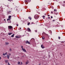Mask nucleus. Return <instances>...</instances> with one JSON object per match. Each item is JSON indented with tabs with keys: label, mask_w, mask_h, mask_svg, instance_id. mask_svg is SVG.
I'll use <instances>...</instances> for the list:
<instances>
[{
	"label": "nucleus",
	"mask_w": 65,
	"mask_h": 65,
	"mask_svg": "<svg viewBox=\"0 0 65 65\" xmlns=\"http://www.w3.org/2000/svg\"><path fill=\"white\" fill-rule=\"evenodd\" d=\"M18 65H20V62L19 61V62H18Z\"/></svg>",
	"instance_id": "obj_20"
},
{
	"label": "nucleus",
	"mask_w": 65,
	"mask_h": 65,
	"mask_svg": "<svg viewBox=\"0 0 65 65\" xmlns=\"http://www.w3.org/2000/svg\"><path fill=\"white\" fill-rule=\"evenodd\" d=\"M41 47H42V48H44V46H43V44L41 45Z\"/></svg>",
	"instance_id": "obj_9"
},
{
	"label": "nucleus",
	"mask_w": 65,
	"mask_h": 65,
	"mask_svg": "<svg viewBox=\"0 0 65 65\" xmlns=\"http://www.w3.org/2000/svg\"><path fill=\"white\" fill-rule=\"evenodd\" d=\"M7 54V53L6 52L4 54V53H3V56H5V55H6Z\"/></svg>",
	"instance_id": "obj_8"
},
{
	"label": "nucleus",
	"mask_w": 65,
	"mask_h": 65,
	"mask_svg": "<svg viewBox=\"0 0 65 65\" xmlns=\"http://www.w3.org/2000/svg\"><path fill=\"white\" fill-rule=\"evenodd\" d=\"M20 29H21V28H20Z\"/></svg>",
	"instance_id": "obj_45"
},
{
	"label": "nucleus",
	"mask_w": 65,
	"mask_h": 65,
	"mask_svg": "<svg viewBox=\"0 0 65 65\" xmlns=\"http://www.w3.org/2000/svg\"><path fill=\"white\" fill-rule=\"evenodd\" d=\"M58 38L59 39H60V38H61V37H58Z\"/></svg>",
	"instance_id": "obj_26"
},
{
	"label": "nucleus",
	"mask_w": 65,
	"mask_h": 65,
	"mask_svg": "<svg viewBox=\"0 0 65 65\" xmlns=\"http://www.w3.org/2000/svg\"><path fill=\"white\" fill-rule=\"evenodd\" d=\"M12 34V33H9L8 34V35H11Z\"/></svg>",
	"instance_id": "obj_13"
},
{
	"label": "nucleus",
	"mask_w": 65,
	"mask_h": 65,
	"mask_svg": "<svg viewBox=\"0 0 65 65\" xmlns=\"http://www.w3.org/2000/svg\"><path fill=\"white\" fill-rule=\"evenodd\" d=\"M8 28H9V29H12L13 28L12 27V26H8Z\"/></svg>",
	"instance_id": "obj_2"
},
{
	"label": "nucleus",
	"mask_w": 65,
	"mask_h": 65,
	"mask_svg": "<svg viewBox=\"0 0 65 65\" xmlns=\"http://www.w3.org/2000/svg\"><path fill=\"white\" fill-rule=\"evenodd\" d=\"M25 43L26 44H27L28 43V44H30V43L27 40L26 42H25Z\"/></svg>",
	"instance_id": "obj_4"
},
{
	"label": "nucleus",
	"mask_w": 65,
	"mask_h": 65,
	"mask_svg": "<svg viewBox=\"0 0 65 65\" xmlns=\"http://www.w3.org/2000/svg\"><path fill=\"white\" fill-rule=\"evenodd\" d=\"M1 57H0V60H1Z\"/></svg>",
	"instance_id": "obj_38"
},
{
	"label": "nucleus",
	"mask_w": 65,
	"mask_h": 65,
	"mask_svg": "<svg viewBox=\"0 0 65 65\" xmlns=\"http://www.w3.org/2000/svg\"><path fill=\"white\" fill-rule=\"evenodd\" d=\"M38 65H41V64L40 63Z\"/></svg>",
	"instance_id": "obj_43"
},
{
	"label": "nucleus",
	"mask_w": 65,
	"mask_h": 65,
	"mask_svg": "<svg viewBox=\"0 0 65 65\" xmlns=\"http://www.w3.org/2000/svg\"><path fill=\"white\" fill-rule=\"evenodd\" d=\"M51 19H53V17L51 16Z\"/></svg>",
	"instance_id": "obj_39"
},
{
	"label": "nucleus",
	"mask_w": 65,
	"mask_h": 65,
	"mask_svg": "<svg viewBox=\"0 0 65 65\" xmlns=\"http://www.w3.org/2000/svg\"><path fill=\"white\" fill-rule=\"evenodd\" d=\"M7 58L8 59H9V55L8 54L7 55Z\"/></svg>",
	"instance_id": "obj_11"
},
{
	"label": "nucleus",
	"mask_w": 65,
	"mask_h": 65,
	"mask_svg": "<svg viewBox=\"0 0 65 65\" xmlns=\"http://www.w3.org/2000/svg\"><path fill=\"white\" fill-rule=\"evenodd\" d=\"M42 38V39L43 40H44V38H44V37L43 36Z\"/></svg>",
	"instance_id": "obj_16"
},
{
	"label": "nucleus",
	"mask_w": 65,
	"mask_h": 65,
	"mask_svg": "<svg viewBox=\"0 0 65 65\" xmlns=\"http://www.w3.org/2000/svg\"><path fill=\"white\" fill-rule=\"evenodd\" d=\"M28 31V32H30L31 31V30H30V28H27Z\"/></svg>",
	"instance_id": "obj_6"
},
{
	"label": "nucleus",
	"mask_w": 65,
	"mask_h": 65,
	"mask_svg": "<svg viewBox=\"0 0 65 65\" xmlns=\"http://www.w3.org/2000/svg\"><path fill=\"white\" fill-rule=\"evenodd\" d=\"M61 56H62V55H61Z\"/></svg>",
	"instance_id": "obj_49"
},
{
	"label": "nucleus",
	"mask_w": 65,
	"mask_h": 65,
	"mask_svg": "<svg viewBox=\"0 0 65 65\" xmlns=\"http://www.w3.org/2000/svg\"><path fill=\"white\" fill-rule=\"evenodd\" d=\"M7 21H10V19H7Z\"/></svg>",
	"instance_id": "obj_19"
},
{
	"label": "nucleus",
	"mask_w": 65,
	"mask_h": 65,
	"mask_svg": "<svg viewBox=\"0 0 65 65\" xmlns=\"http://www.w3.org/2000/svg\"><path fill=\"white\" fill-rule=\"evenodd\" d=\"M5 43L6 45H8V44H9V43L7 42H6Z\"/></svg>",
	"instance_id": "obj_10"
},
{
	"label": "nucleus",
	"mask_w": 65,
	"mask_h": 65,
	"mask_svg": "<svg viewBox=\"0 0 65 65\" xmlns=\"http://www.w3.org/2000/svg\"><path fill=\"white\" fill-rule=\"evenodd\" d=\"M51 13H52V14H53V12H51Z\"/></svg>",
	"instance_id": "obj_34"
},
{
	"label": "nucleus",
	"mask_w": 65,
	"mask_h": 65,
	"mask_svg": "<svg viewBox=\"0 0 65 65\" xmlns=\"http://www.w3.org/2000/svg\"><path fill=\"white\" fill-rule=\"evenodd\" d=\"M11 16H9V19H10V18H11Z\"/></svg>",
	"instance_id": "obj_22"
},
{
	"label": "nucleus",
	"mask_w": 65,
	"mask_h": 65,
	"mask_svg": "<svg viewBox=\"0 0 65 65\" xmlns=\"http://www.w3.org/2000/svg\"><path fill=\"white\" fill-rule=\"evenodd\" d=\"M8 23H11V20L8 21Z\"/></svg>",
	"instance_id": "obj_18"
},
{
	"label": "nucleus",
	"mask_w": 65,
	"mask_h": 65,
	"mask_svg": "<svg viewBox=\"0 0 65 65\" xmlns=\"http://www.w3.org/2000/svg\"><path fill=\"white\" fill-rule=\"evenodd\" d=\"M4 21H5V19H4Z\"/></svg>",
	"instance_id": "obj_48"
},
{
	"label": "nucleus",
	"mask_w": 65,
	"mask_h": 65,
	"mask_svg": "<svg viewBox=\"0 0 65 65\" xmlns=\"http://www.w3.org/2000/svg\"><path fill=\"white\" fill-rule=\"evenodd\" d=\"M48 19H50V17H48Z\"/></svg>",
	"instance_id": "obj_35"
},
{
	"label": "nucleus",
	"mask_w": 65,
	"mask_h": 65,
	"mask_svg": "<svg viewBox=\"0 0 65 65\" xmlns=\"http://www.w3.org/2000/svg\"><path fill=\"white\" fill-rule=\"evenodd\" d=\"M55 20H53L52 21H53V22H55Z\"/></svg>",
	"instance_id": "obj_32"
},
{
	"label": "nucleus",
	"mask_w": 65,
	"mask_h": 65,
	"mask_svg": "<svg viewBox=\"0 0 65 65\" xmlns=\"http://www.w3.org/2000/svg\"><path fill=\"white\" fill-rule=\"evenodd\" d=\"M45 14V15H46V13H45V14Z\"/></svg>",
	"instance_id": "obj_46"
},
{
	"label": "nucleus",
	"mask_w": 65,
	"mask_h": 65,
	"mask_svg": "<svg viewBox=\"0 0 65 65\" xmlns=\"http://www.w3.org/2000/svg\"><path fill=\"white\" fill-rule=\"evenodd\" d=\"M54 10L55 11H56V12L57 11V9H54Z\"/></svg>",
	"instance_id": "obj_24"
},
{
	"label": "nucleus",
	"mask_w": 65,
	"mask_h": 65,
	"mask_svg": "<svg viewBox=\"0 0 65 65\" xmlns=\"http://www.w3.org/2000/svg\"><path fill=\"white\" fill-rule=\"evenodd\" d=\"M14 34H13V35L11 36V37H14Z\"/></svg>",
	"instance_id": "obj_17"
},
{
	"label": "nucleus",
	"mask_w": 65,
	"mask_h": 65,
	"mask_svg": "<svg viewBox=\"0 0 65 65\" xmlns=\"http://www.w3.org/2000/svg\"><path fill=\"white\" fill-rule=\"evenodd\" d=\"M17 26H19V24H17Z\"/></svg>",
	"instance_id": "obj_40"
},
{
	"label": "nucleus",
	"mask_w": 65,
	"mask_h": 65,
	"mask_svg": "<svg viewBox=\"0 0 65 65\" xmlns=\"http://www.w3.org/2000/svg\"><path fill=\"white\" fill-rule=\"evenodd\" d=\"M21 47L22 48V50L23 49V48H23V46H21Z\"/></svg>",
	"instance_id": "obj_23"
},
{
	"label": "nucleus",
	"mask_w": 65,
	"mask_h": 65,
	"mask_svg": "<svg viewBox=\"0 0 65 65\" xmlns=\"http://www.w3.org/2000/svg\"><path fill=\"white\" fill-rule=\"evenodd\" d=\"M22 64H23V63H22V62H21V64L20 65H22Z\"/></svg>",
	"instance_id": "obj_30"
},
{
	"label": "nucleus",
	"mask_w": 65,
	"mask_h": 65,
	"mask_svg": "<svg viewBox=\"0 0 65 65\" xmlns=\"http://www.w3.org/2000/svg\"><path fill=\"white\" fill-rule=\"evenodd\" d=\"M42 34H44V35H47V36H48V35L46 33H45L44 32H43L42 33Z\"/></svg>",
	"instance_id": "obj_14"
},
{
	"label": "nucleus",
	"mask_w": 65,
	"mask_h": 65,
	"mask_svg": "<svg viewBox=\"0 0 65 65\" xmlns=\"http://www.w3.org/2000/svg\"><path fill=\"white\" fill-rule=\"evenodd\" d=\"M12 50H11V49L10 48L9 49V51H10V52H11Z\"/></svg>",
	"instance_id": "obj_21"
},
{
	"label": "nucleus",
	"mask_w": 65,
	"mask_h": 65,
	"mask_svg": "<svg viewBox=\"0 0 65 65\" xmlns=\"http://www.w3.org/2000/svg\"><path fill=\"white\" fill-rule=\"evenodd\" d=\"M28 64V62H26V64Z\"/></svg>",
	"instance_id": "obj_29"
},
{
	"label": "nucleus",
	"mask_w": 65,
	"mask_h": 65,
	"mask_svg": "<svg viewBox=\"0 0 65 65\" xmlns=\"http://www.w3.org/2000/svg\"><path fill=\"white\" fill-rule=\"evenodd\" d=\"M33 24V23L32 22V23H31V24Z\"/></svg>",
	"instance_id": "obj_42"
},
{
	"label": "nucleus",
	"mask_w": 65,
	"mask_h": 65,
	"mask_svg": "<svg viewBox=\"0 0 65 65\" xmlns=\"http://www.w3.org/2000/svg\"><path fill=\"white\" fill-rule=\"evenodd\" d=\"M35 31L36 32H37V30H35Z\"/></svg>",
	"instance_id": "obj_28"
},
{
	"label": "nucleus",
	"mask_w": 65,
	"mask_h": 65,
	"mask_svg": "<svg viewBox=\"0 0 65 65\" xmlns=\"http://www.w3.org/2000/svg\"><path fill=\"white\" fill-rule=\"evenodd\" d=\"M48 16H50V15H48Z\"/></svg>",
	"instance_id": "obj_44"
},
{
	"label": "nucleus",
	"mask_w": 65,
	"mask_h": 65,
	"mask_svg": "<svg viewBox=\"0 0 65 65\" xmlns=\"http://www.w3.org/2000/svg\"><path fill=\"white\" fill-rule=\"evenodd\" d=\"M45 16H44V15H43V16H42V17L43 18H45Z\"/></svg>",
	"instance_id": "obj_31"
},
{
	"label": "nucleus",
	"mask_w": 65,
	"mask_h": 65,
	"mask_svg": "<svg viewBox=\"0 0 65 65\" xmlns=\"http://www.w3.org/2000/svg\"><path fill=\"white\" fill-rule=\"evenodd\" d=\"M8 60H5V62L6 63H8Z\"/></svg>",
	"instance_id": "obj_12"
},
{
	"label": "nucleus",
	"mask_w": 65,
	"mask_h": 65,
	"mask_svg": "<svg viewBox=\"0 0 65 65\" xmlns=\"http://www.w3.org/2000/svg\"><path fill=\"white\" fill-rule=\"evenodd\" d=\"M16 38H21L20 37H19V36H15Z\"/></svg>",
	"instance_id": "obj_7"
},
{
	"label": "nucleus",
	"mask_w": 65,
	"mask_h": 65,
	"mask_svg": "<svg viewBox=\"0 0 65 65\" xmlns=\"http://www.w3.org/2000/svg\"><path fill=\"white\" fill-rule=\"evenodd\" d=\"M28 19H29L30 20H31V19H32V18H31L30 17H28Z\"/></svg>",
	"instance_id": "obj_15"
},
{
	"label": "nucleus",
	"mask_w": 65,
	"mask_h": 65,
	"mask_svg": "<svg viewBox=\"0 0 65 65\" xmlns=\"http://www.w3.org/2000/svg\"><path fill=\"white\" fill-rule=\"evenodd\" d=\"M56 26H57V27H59V25H56Z\"/></svg>",
	"instance_id": "obj_33"
},
{
	"label": "nucleus",
	"mask_w": 65,
	"mask_h": 65,
	"mask_svg": "<svg viewBox=\"0 0 65 65\" xmlns=\"http://www.w3.org/2000/svg\"><path fill=\"white\" fill-rule=\"evenodd\" d=\"M22 50L24 52H26V49L24 48H22Z\"/></svg>",
	"instance_id": "obj_5"
},
{
	"label": "nucleus",
	"mask_w": 65,
	"mask_h": 65,
	"mask_svg": "<svg viewBox=\"0 0 65 65\" xmlns=\"http://www.w3.org/2000/svg\"><path fill=\"white\" fill-rule=\"evenodd\" d=\"M8 65H10V64H9V62H8Z\"/></svg>",
	"instance_id": "obj_36"
},
{
	"label": "nucleus",
	"mask_w": 65,
	"mask_h": 65,
	"mask_svg": "<svg viewBox=\"0 0 65 65\" xmlns=\"http://www.w3.org/2000/svg\"><path fill=\"white\" fill-rule=\"evenodd\" d=\"M44 18H45L44 17H43V19H44Z\"/></svg>",
	"instance_id": "obj_47"
},
{
	"label": "nucleus",
	"mask_w": 65,
	"mask_h": 65,
	"mask_svg": "<svg viewBox=\"0 0 65 65\" xmlns=\"http://www.w3.org/2000/svg\"><path fill=\"white\" fill-rule=\"evenodd\" d=\"M50 57H51V56L50 55H48V57L50 58Z\"/></svg>",
	"instance_id": "obj_27"
},
{
	"label": "nucleus",
	"mask_w": 65,
	"mask_h": 65,
	"mask_svg": "<svg viewBox=\"0 0 65 65\" xmlns=\"http://www.w3.org/2000/svg\"><path fill=\"white\" fill-rule=\"evenodd\" d=\"M5 58H6V56H5Z\"/></svg>",
	"instance_id": "obj_50"
},
{
	"label": "nucleus",
	"mask_w": 65,
	"mask_h": 65,
	"mask_svg": "<svg viewBox=\"0 0 65 65\" xmlns=\"http://www.w3.org/2000/svg\"><path fill=\"white\" fill-rule=\"evenodd\" d=\"M30 23L29 22L27 24V25H28V26H29V25H30Z\"/></svg>",
	"instance_id": "obj_25"
},
{
	"label": "nucleus",
	"mask_w": 65,
	"mask_h": 65,
	"mask_svg": "<svg viewBox=\"0 0 65 65\" xmlns=\"http://www.w3.org/2000/svg\"><path fill=\"white\" fill-rule=\"evenodd\" d=\"M25 3H28V2H29L31 1H27V0H25L24 1Z\"/></svg>",
	"instance_id": "obj_3"
},
{
	"label": "nucleus",
	"mask_w": 65,
	"mask_h": 65,
	"mask_svg": "<svg viewBox=\"0 0 65 65\" xmlns=\"http://www.w3.org/2000/svg\"><path fill=\"white\" fill-rule=\"evenodd\" d=\"M9 56H10V55H11V54L9 53Z\"/></svg>",
	"instance_id": "obj_37"
},
{
	"label": "nucleus",
	"mask_w": 65,
	"mask_h": 65,
	"mask_svg": "<svg viewBox=\"0 0 65 65\" xmlns=\"http://www.w3.org/2000/svg\"><path fill=\"white\" fill-rule=\"evenodd\" d=\"M63 3H65V1H64L63 2Z\"/></svg>",
	"instance_id": "obj_41"
},
{
	"label": "nucleus",
	"mask_w": 65,
	"mask_h": 65,
	"mask_svg": "<svg viewBox=\"0 0 65 65\" xmlns=\"http://www.w3.org/2000/svg\"><path fill=\"white\" fill-rule=\"evenodd\" d=\"M34 18L36 20V19H38L39 18V17L37 16V15H36L34 17Z\"/></svg>",
	"instance_id": "obj_1"
},
{
	"label": "nucleus",
	"mask_w": 65,
	"mask_h": 65,
	"mask_svg": "<svg viewBox=\"0 0 65 65\" xmlns=\"http://www.w3.org/2000/svg\"><path fill=\"white\" fill-rule=\"evenodd\" d=\"M22 57H24V56H22Z\"/></svg>",
	"instance_id": "obj_51"
}]
</instances>
